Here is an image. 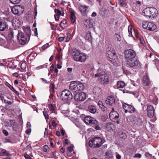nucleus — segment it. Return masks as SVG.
<instances>
[{"mask_svg": "<svg viewBox=\"0 0 159 159\" xmlns=\"http://www.w3.org/2000/svg\"><path fill=\"white\" fill-rule=\"evenodd\" d=\"M143 15L147 18H150L151 17L154 18L157 16V11L154 8H146L143 10Z\"/></svg>", "mask_w": 159, "mask_h": 159, "instance_id": "f03ea898", "label": "nucleus"}, {"mask_svg": "<svg viewBox=\"0 0 159 159\" xmlns=\"http://www.w3.org/2000/svg\"><path fill=\"white\" fill-rule=\"evenodd\" d=\"M125 86V83L123 81H119L117 82V87L118 88H123Z\"/></svg>", "mask_w": 159, "mask_h": 159, "instance_id": "c85d7f7f", "label": "nucleus"}, {"mask_svg": "<svg viewBox=\"0 0 159 159\" xmlns=\"http://www.w3.org/2000/svg\"><path fill=\"white\" fill-rule=\"evenodd\" d=\"M11 10L12 13L14 14L19 16L22 14L24 11V8L22 6L17 5L13 6Z\"/></svg>", "mask_w": 159, "mask_h": 159, "instance_id": "9d476101", "label": "nucleus"}, {"mask_svg": "<svg viewBox=\"0 0 159 159\" xmlns=\"http://www.w3.org/2000/svg\"><path fill=\"white\" fill-rule=\"evenodd\" d=\"M109 117L112 121L117 124L119 123V115L116 111H114V109L112 108L109 114Z\"/></svg>", "mask_w": 159, "mask_h": 159, "instance_id": "9b49d317", "label": "nucleus"}, {"mask_svg": "<svg viewBox=\"0 0 159 159\" xmlns=\"http://www.w3.org/2000/svg\"><path fill=\"white\" fill-rule=\"evenodd\" d=\"M70 19L71 21V23L72 24H73L75 21V13L71 12H70Z\"/></svg>", "mask_w": 159, "mask_h": 159, "instance_id": "393cba45", "label": "nucleus"}, {"mask_svg": "<svg viewBox=\"0 0 159 159\" xmlns=\"http://www.w3.org/2000/svg\"><path fill=\"white\" fill-rule=\"evenodd\" d=\"M118 135L120 138L124 139H125L127 138V135L125 133L120 131L118 133Z\"/></svg>", "mask_w": 159, "mask_h": 159, "instance_id": "a878e982", "label": "nucleus"}, {"mask_svg": "<svg viewBox=\"0 0 159 159\" xmlns=\"http://www.w3.org/2000/svg\"><path fill=\"white\" fill-rule=\"evenodd\" d=\"M105 127L107 131H111L113 130L115 127V125L109 122L106 124Z\"/></svg>", "mask_w": 159, "mask_h": 159, "instance_id": "a211bd4d", "label": "nucleus"}, {"mask_svg": "<svg viewBox=\"0 0 159 159\" xmlns=\"http://www.w3.org/2000/svg\"><path fill=\"white\" fill-rule=\"evenodd\" d=\"M87 9V7L85 6H81L79 7V11L83 15H84L86 14Z\"/></svg>", "mask_w": 159, "mask_h": 159, "instance_id": "412c9836", "label": "nucleus"}, {"mask_svg": "<svg viewBox=\"0 0 159 159\" xmlns=\"http://www.w3.org/2000/svg\"><path fill=\"white\" fill-rule=\"evenodd\" d=\"M43 113L46 120H48L49 119V116L47 113L46 111H43Z\"/></svg>", "mask_w": 159, "mask_h": 159, "instance_id": "09e8293b", "label": "nucleus"}, {"mask_svg": "<svg viewBox=\"0 0 159 159\" xmlns=\"http://www.w3.org/2000/svg\"><path fill=\"white\" fill-rule=\"evenodd\" d=\"M49 45L48 43H47L46 44H45L42 47V50H44Z\"/></svg>", "mask_w": 159, "mask_h": 159, "instance_id": "4d7b16f0", "label": "nucleus"}, {"mask_svg": "<svg viewBox=\"0 0 159 159\" xmlns=\"http://www.w3.org/2000/svg\"><path fill=\"white\" fill-rule=\"evenodd\" d=\"M84 88V84L80 82H72L70 85V89L74 93H77L79 91H82Z\"/></svg>", "mask_w": 159, "mask_h": 159, "instance_id": "f257e3e1", "label": "nucleus"}, {"mask_svg": "<svg viewBox=\"0 0 159 159\" xmlns=\"http://www.w3.org/2000/svg\"><path fill=\"white\" fill-rule=\"evenodd\" d=\"M3 133L5 135H7L8 134V132L7 130H4L2 131Z\"/></svg>", "mask_w": 159, "mask_h": 159, "instance_id": "774afa93", "label": "nucleus"}, {"mask_svg": "<svg viewBox=\"0 0 159 159\" xmlns=\"http://www.w3.org/2000/svg\"><path fill=\"white\" fill-rule=\"evenodd\" d=\"M60 15H54L55 19L56 21H58L60 18Z\"/></svg>", "mask_w": 159, "mask_h": 159, "instance_id": "13d9d810", "label": "nucleus"}, {"mask_svg": "<svg viewBox=\"0 0 159 159\" xmlns=\"http://www.w3.org/2000/svg\"><path fill=\"white\" fill-rule=\"evenodd\" d=\"M25 158L26 159H32L30 156L28 154H25L24 155Z\"/></svg>", "mask_w": 159, "mask_h": 159, "instance_id": "052dcab7", "label": "nucleus"}, {"mask_svg": "<svg viewBox=\"0 0 159 159\" xmlns=\"http://www.w3.org/2000/svg\"><path fill=\"white\" fill-rule=\"evenodd\" d=\"M107 59L109 60L112 63H114L116 62L117 60L116 57L115 53V51L113 49L110 48L108 49L107 51Z\"/></svg>", "mask_w": 159, "mask_h": 159, "instance_id": "423d86ee", "label": "nucleus"}, {"mask_svg": "<svg viewBox=\"0 0 159 159\" xmlns=\"http://www.w3.org/2000/svg\"><path fill=\"white\" fill-rule=\"evenodd\" d=\"M126 61L127 66L131 68L136 66L140 64V62L139 60L136 58Z\"/></svg>", "mask_w": 159, "mask_h": 159, "instance_id": "ddd939ff", "label": "nucleus"}, {"mask_svg": "<svg viewBox=\"0 0 159 159\" xmlns=\"http://www.w3.org/2000/svg\"><path fill=\"white\" fill-rule=\"evenodd\" d=\"M72 55L74 60L77 61L83 62L86 59V56L83 53L80 52L76 49H75L73 52Z\"/></svg>", "mask_w": 159, "mask_h": 159, "instance_id": "39448f33", "label": "nucleus"}, {"mask_svg": "<svg viewBox=\"0 0 159 159\" xmlns=\"http://www.w3.org/2000/svg\"><path fill=\"white\" fill-rule=\"evenodd\" d=\"M19 21L18 20L14 19L12 21L13 24V25H15L16 26L17 25V26H19Z\"/></svg>", "mask_w": 159, "mask_h": 159, "instance_id": "79ce46f5", "label": "nucleus"}, {"mask_svg": "<svg viewBox=\"0 0 159 159\" xmlns=\"http://www.w3.org/2000/svg\"><path fill=\"white\" fill-rule=\"evenodd\" d=\"M148 22V21H144L142 23V26L143 29H147Z\"/></svg>", "mask_w": 159, "mask_h": 159, "instance_id": "c9c22d12", "label": "nucleus"}, {"mask_svg": "<svg viewBox=\"0 0 159 159\" xmlns=\"http://www.w3.org/2000/svg\"><path fill=\"white\" fill-rule=\"evenodd\" d=\"M48 134V131H47V129L46 128L45 129V131L44 133V137H47V136Z\"/></svg>", "mask_w": 159, "mask_h": 159, "instance_id": "bf43d9fd", "label": "nucleus"}, {"mask_svg": "<svg viewBox=\"0 0 159 159\" xmlns=\"http://www.w3.org/2000/svg\"><path fill=\"white\" fill-rule=\"evenodd\" d=\"M139 41L141 43L144 45L145 44V42L143 38H140L139 39Z\"/></svg>", "mask_w": 159, "mask_h": 159, "instance_id": "864d4df0", "label": "nucleus"}, {"mask_svg": "<svg viewBox=\"0 0 159 159\" xmlns=\"http://www.w3.org/2000/svg\"><path fill=\"white\" fill-rule=\"evenodd\" d=\"M119 3L121 7H125L126 5V2L125 0H119Z\"/></svg>", "mask_w": 159, "mask_h": 159, "instance_id": "2f4dec72", "label": "nucleus"}, {"mask_svg": "<svg viewBox=\"0 0 159 159\" xmlns=\"http://www.w3.org/2000/svg\"><path fill=\"white\" fill-rule=\"evenodd\" d=\"M0 97L1 98V99L3 102V99L4 98V97L3 96V94L2 92H0Z\"/></svg>", "mask_w": 159, "mask_h": 159, "instance_id": "0e129e2a", "label": "nucleus"}, {"mask_svg": "<svg viewBox=\"0 0 159 159\" xmlns=\"http://www.w3.org/2000/svg\"><path fill=\"white\" fill-rule=\"evenodd\" d=\"M143 83L145 84L146 85L148 86L150 84V82L149 79L147 76H144L143 77Z\"/></svg>", "mask_w": 159, "mask_h": 159, "instance_id": "cd10ccee", "label": "nucleus"}, {"mask_svg": "<svg viewBox=\"0 0 159 159\" xmlns=\"http://www.w3.org/2000/svg\"><path fill=\"white\" fill-rule=\"evenodd\" d=\"M30 31V28H26L25 29V32L29 38H30L31 35Z\"/></svg>", "mask_w": 159, "mask_h": 159, "instance_id": "72a5a7b5", "label": "nucleus"}, {"mask_svg": "<svg viewBox=\"0 0 159 159\" xmlns=\"http://www.w3.org/2000/svg\"><path fill=\"white\" fill-rule=\"evenodd\" d=\"M128 30L129 32V36H131L133 37L132 34V25H129L128 28Z\"/></svg>", "mask_w": 159, "mask_h": 159, "instance_id": "473e14b6", "label": "nucleus"}, {"mask_svg": "<svg viewBox=\"0 0 159 159\" xmlns=\"http://www.w3.org/2000/svg\"><path fill=\"white\" fill-rule=\"evenodd\" d=\"M57 125L56 122L55 120L52 121V125L53 127H56Z\"/></svg>", "mask_w": 159, "mask_h": 159, "instance_id": "338daca9", "label": "nucleus"}, {"mask_svg": "<svg viewBox=\"0 0 159 159\" xmlns=\"http://www.w3.org/2000/svg\"><path fill=\"white\" fill-rule=\"evenodd\" d=\"M95 76L99 78V80L102 84H106L108 82V79L107 74L102 70H99L98 73Z\"/></svg>", "mask_w": 159, "mask_h": 159, "instance_id": "7ed1b4c3", "label": "nucleus"}, {"mask_svg": "<svg viewBox=\"0 0 159 159\" xmlns=\"http://www.w3.org/2000/svg\"><path fill=\"white\" fill-rule=\"evenodd\" d=\"M84 121L87 125H89L93 126L98 124V121L96 119L89 116L85 117Z\"/></svg>", "mask_w": 159, "mask_h": 159, "instance_id": "f8f14e48", "label": "nucleus"}, {"mask_svg": "<svg viewBox=\"0 0 159 159\" xmlns=\"http://www.w3.org/2000/svg\"><path fill=\"white\" fill-rule=\"evenodd\" d=\"M145 155L147 157H148V158L151 157L152 156V155L150 154L148 152H146L145 154Z\"/></svg>", "mask_w": 159, "mask_h": 159, "instance_id": "e2e57ef3", "label": "nucleus"}, {"mask_svg": "<svg viewBox=\"0 0 159 159\" xmlns=\"http://www.w3.org/2000/svg\"><path fill=\"white\" fill-rule=\"evenodd\" d=\"M92 37L91 35V34L90 32H88L87 33L85 39L87 40H88L89 41H91V39Z\"/></svg>", "mask_w": 159, "mask_h": 159, "instance_id": "4c0bfd02", "label": "nucleus"}, {"mask_svg": "<svg viewBox=\"0 0 159 159\" xmlns=\"http://www.w3.org/2000/svg\"><path fill=\"white\" fill-rule=\"evenodd\" d=\"M6 151L4 149H0V156H3L6 155Z\"/></svg>", "mask_w": 159, "mask_h": 159, "instance_id": "a19ab883", "label": "nucleus"}, {"mask_svg": "<svg viewBox=\"0 0 159 159\" xmlns=\"http://www.w3.org/2000/svg\"><path fill=\"white\" fill-rule=\"evenodd\" d=\"M148 116L150 118H152L154 115V110L153 107L151 105L148 106L147 109Z\"/></svg>", "mask_w": 159, "mask_h": 159, "instance_id": "2eb2a0df", "label": "nucleus"}, {"mask_svg": "<svg viewBox=\"0 0 159 159\" xmlns=\"http://www.w3.org/2000/svg\"><path fill=\"white\" fill-rule=\"evenodd\" d=\"M50 91L51 94L53 93L54 91V85L52 83H50Z\"/></svg>", "mask_w": 159, "mask_h": 159, "instance_id": "f704fd0d", "label": "nucleus"}, {"mask_svg": "<svg viewBox=\"0 0 159 159\" xmlns=\"http://www.w3.org/2000/svg\"><path fill=\"white\" fill-rule=\"evenodd\" d=\"M134 157L135 158H139L141 157V155L139 153H136L135 154Z\"/></svg>", "mask_w": 159, "mask_h": 159, "instance_id": "5fc2aeb1", "label": "nucleus"}, {"mask_svg": "<svg viewBox=\"0 0 159 159\" xmlns=\"http://www.w3.org/2000/svg\"><path fill=\"white\" fill-rule=\"evenodd\" d=\"M8 25L3 20L0 19V31H4L8 29Z\"/></svg>", "mask_w": 159, "mask_h": 159, "instance_id": "dca6fc26", "label": "nucleus"}, {"mask_svg": "<svg viewBox=\"0 0 159 159\" xmlns=\"http://www.w3.org/2000/svg\"><path fill=\"white\" fill-rule=\"evenodd\" d=\"M73 150V147L70 146V147L67 148V151H69L70 152H71Z\"/></svg>", "mask_w": 159, "mask_h": 159, "instance_id": "6e6d98bb", "label": "nucleus"}, {"mask_svg": "<svg viewBox=\"0 0 159 159\" xmlns=\"http://www.w3.org/2000/svg\"><path fill=\"white\" fill-rule=\"evenodd\" d=\"M9 123L10 125L13 127H14V126H15V128L16 127V123L14 120H10Z\"/></svg>", "mask_w": 159, "mask_h": 159, "instance_id": "37998d69", "label": "nucleus"}, {"mask_svg": "<svg viewBox=\"0 0 159 159\" xmlns=\"http://www.w3.org/2000/svg\"><path fill=\"white\" fill-rule=\"evenodd\" d=\"M34 35L36 36H38V34L37 33V29L36 28L34 29Z\"/></svg>", "mask_w": 159, "mask_h": 159, "instance_id": "680f3d73", "label": "nucleus"}, {"mask_svg": "<svg viewBox=\"0 0 159 159\" xmlns=\"http://www.w3.org/2000/svg\"><path fill=\"white\" fill-rule=\"evenodd\" d=\"M86 97V94L84 92H81L78 94H75V99L76 101H82L84 100Z\"/></svg>", "mask_w": 159, "mask_h": 159, "instance_id": "4468645a", "label": "nucleus"}, {"mask_svg": "<svg viewBox=\"0 0 159 159\" xmlns=\"http://www.w3.org/2000/svg\"><path fill=\"white\" fill-rule=\"evenodd\" d=\"M124 53L126 61L136 58V52L135 51L132 49L125 50Z\"/></svg>", "mask_w": 159, "mask_h": 159, "instance_id": "0eeeda50", "label": "nucleus"}, {"mask_svg": "<svg viewBox=\"0 0 159 159\" xmlns=\"http://www.w3.org/2000/svg\"><path fill=\"white\" fill-rule=\"evenodd\" d=\"M50 24L51 26V28L52 30H55L57 25L52 24L51 22H50Z\"/></svg>", "mask_w": 159, "mask_h": 159, "instance_id": "c03bdc74", "label": "nucleus"}, {"mask_svg": "<svg viewBox=\"0 0 159 159\" xmlns=\"http://www.w3.org/2000/svg\"><path fill=\"white\" fill-rule=\"evenodd\" d=\"M115 100L114 97L111 96H109L106 100L107 104L109 105H112L115 103Z\"/></svg>", "mask_w": 159, "mask_h": 159, "instance_id": "f3484780", "label": "nucleus"}, {"mask_svg": "<svg viewBox=\"0 0 159 159\" xmlns=\"http://www.w3.org/2000/svg\"><path fill=\"white\" fill-rule=\"evenodd\" d=\"M21 0H10V2L13 4L18 3Z\"/></svg>", "mask_w": 159, "mask_h": 159, "instance_id": "de8ad7c7", "label": "nucleus"}, {"mask_svg": "<svg viewBox=\"0 0 159 159\" xmlns=\"http://www.w3.org/2000/svg\"><path fill=\"white\" fill-rule=\"evenodd\" d=\"M18 32L17 39L19 43L22 45H24L27 43L29 41V39H27L24 34L21 31H18Z\"/></svg>", "mask_w": 159, "mask_h": 159, "instance_id": "1a4fd4ad", "label": "nucleus"}, {"mask_svg": "<svg viewBox=\"0 0 159 159\" xmlns=\"http://www.w3.org/2000/svg\"><path fill=\"white\" fill-rule=\"evenodd\" d=\"M130 105L126 104V103H124L123 105V107L125 111V110H127V109H128Z\"/></svg>", "mask_w": 159, "mask_h": 159, "instance_id": "3c124183", "label": "nucleus"}, {"mask_svg": "<svg viewBox=\"0 0 159 159\" xmlns=\"http://www.w3.org/2000/svg\"><path fill=\"white\" fill-rule=\"evenodd\" d=\"M93 91L96 94H100L101 93V89L99 87H96L93 89Z\"/></svg>", "mask_w": 159, "mask_h": 159, "instance_id": "c756f323", "label": "nucleus"}, {"mask_svg": "<svg viewBox=\"0 0 159 159\" xmlns=\"http://www.w3.org/2000/svg\"><path fill=\"white\" fill-rule=\"evenodd\" d=\"M17 32V30L15 29H9V30L8 36L9 38L11 39L13 37L14 34L15 33H16Z\"/></svg>", "mask_w": 159, "mask_h": 159, "instance_id": "aec40b11", "label": "nucleus"}, {"mask_svg": "<svg viewBox=\"0 0 159 159\" xmlns=\"http://www.w3.org/2000/svg\"><path fill=\"white\" fill-rule=\"evenodd\" d=\"M26 67V63L25 61H24L22 62L21 65V68L23 70H25Z\"/></svg>", "mask_w": 159, "mask_h": 159, "instance_id": "58836bf2", "label": "nucleus"}, {"mask_svg": "<svg viewBox=\"0 0 159 159\" xmlns=\"http://www.w3.org/2000/svg\"><path fill=\"white\" fill-rule=\"evenodd\" d=\"M54 12L57 15L60 16L61 15V11L59 9H55L54 10Z\"/></svg>", "mask_w": 159, "mask_h": 159, "instance_id": "49530a36", "label": "nucleus"}, {"mask_svg": "<svg viewBox=\"0 0 159 159\" xmlns=\"http://www.w3.org/2000/svg\"><path fill=\"white\" fill-rule=\"evenodd\" d=\"M131 121L133 124L137 125L139 122L140 121V120L135 116H132L131 118Z\"/></svg>", "mask_w": 159, "mask_h": 159, "instance_id": "4be33fe9", "label": "nucleus"}, {"mask_svg": "<svg viewBox=\"0 0 159 159\" xmlns=\"http://www.w3.org/2000/svg\"><path fill=\"white\" fill-rule=\"evenodd\" d=\"M105 142L104 139L99 137H95L89 141V145L91 147L99 148Z\"/></svg>", "mask_w": 159, "mask_h": 159, "instance_id": "20e7f679", "label": "nucleus"}, {"mask_svg": "<svg viewBox=\"0 0 159 159\" xmlns=\"http://www.w3.org/2000/svg\"><path fill=\"white\" fill-rule=\"evenodd\" d=\"M98 105H99L100 107L101 108L102 111H107V108L105 107L103 105L102 102L101 101H99L98 102Z\"/></svg>", "mask_w": 159, "mask_h": 159, "instance_id": "b1692460", "label": "nucleus"}, {"mask_svg": "<svg viewBox=\"0 0 159 159\" xmlns=\"http://www.w3.org/2000/svg\"><path fill=\"white\" fill-rule=\"evenodd\" d=\"M88 22H87L88 24V25H86V27H88V28H91L93 26V23L92 21H91V20H89L88 21L87 20Z\"/></svg>", "mask_w": 159, "mask_h": 159, "instance_id": "e433bc0d", "label": "nucleus"}, {"mask_svg": "<svg viewBox=\"0 0 159 159\" xmlns=\"http://www.w3.org/2000/svg\"><path fill=\"white\" fill-rule=\"evenodd\" d=\"M115 40L117 41H120L121 40V37L118 34H116Z\"/></svg>", "mask_w": 159, "mask_h": 159, "instance_id": "8fccbe9b", "label": "nucleus"}, {"mask_svg": "<svg viewBox=\"0 0 159 159\" xmlns=\"http://www.w3.org/2000/svg\"><path fill=\"white\" fill-rule=\"evenodd\" d=\"M156 28V26L155 25L151 22H148L147 30L150 31H153L155 30Z\"/></svg>", "mask_w": 159, "mask_h": 159, "instance_id": "6ab92c4d", "label": "nucleus"}, {"mask_svg": "<svg viewBox=\"0 0 159 159\" xmlns=\"http://www.w3.org/2000/svg\"><path fill=\"white\" fill-rule=\"evenodd\" d=\"M64 37H61L58 38V40L60 42H62L63 41Z\"/></svg>", "mask_w": 159, "mask_h": 159, "instance_id": "69168bd1", "label": "nucleus"}, {"mask_svg": "<svg viewBox=\"0 0 159 159\" xmlns=\"http://www.w3.org/2000/svg\"><path fill=\"white\" fill-rule=\"evenodd\" d=\"M135 111V109L133 107L130 105L128 109H127V110H125V113L129 112L131 113H133Z\"/></svg>", "mask_w": 159, "mask_h": 159, "instance_id": "bb28decb", "label": "nucleus"}, {"mask_svg": "<svg viewBox=\"0 0 159 159\" xmlns=\"http://www.w3.org/2000/svg\"><path fill=\"white\" fill-rule=\"evenodd\" d=\"M48 107L50 111H52V112H54L55 110L52 104H48Z\"/></svg>", "mask_w": 159, "mask_h": 159, "instance_id": "a18cd8bd", "label": "nucleus"}, {"mask_svg": "<svg viewBox=\"0 0 159 159\" xmlns=\"http://www.w3.org/2000/svg\"><path fill=\"white\" fill-rule=\"evenodd\" d=\"M82 74L84 77L87 78L88 77L89 75L88 72H87L86 71H85V70L82 71Z\"/></svg>", "mask_w": 159, "mask_h": 159, "instance_id": "ea45409f", "label": "nucleus"}, {"mask_svg": "<svg viewBox=\"0 0 159 159\" xmlns=\"http://www.w3.org/2000/svg\"><path fill=\"white\" fill-rule=\"evenodd\" d=\"M66 20L64 19L61 22V24H60V25L61 27V25H64L66 24Z\"/></svg>", "mask_w": 159, "mask_h": 159, "instance_id": "603ef678", "label": "nucleus"}, {"mask_svg": "<svg viewBox=\"0 0 159 159\" xmlns=\"http://www.w3.org/2000/svg\"><path fill=\"white\" fill-rule=\"evenodd\" d=\"M88 109L89 112L93 114L95 113L97 111L96 107L92 105L89 106L88 107Z\"/></svg>", "mask_w": 159, "mask_h": 159, "instance_id": "5701e85b", "label": "nucleus"}, {"mask_svg": "<svg viewBox=\"0 0 159 159\" xmlns=\"http://www.w3.org/2000/svg\"><path fill=\"white\" fill-rule=\"evenodd\" d=\"M6 85H7L9 88L13 92H14L16 94H19L18 92L16 91L15 89L9 84L8 83H6Z\"/></svg>", "mask_w": 159, "mask_h": 159, "instance_id": "7c9ffc66", "label": "nucleus"}, {"mask_svg": "<svg viewBox=\"0 0 159 159\" xmlns=\"http://www.w3.org/2000/svg\"><path fill=\"white\" fill-rule=\"evenodd\" d=\"M61 98L63 100L70 101L73 98V95L70 91L65 89L62 91Z\"/></svg>", "mask_w": 159, "mask_h": 159, "instance_id": "6e6552de", "label": "nucleus"}]
</instances>
